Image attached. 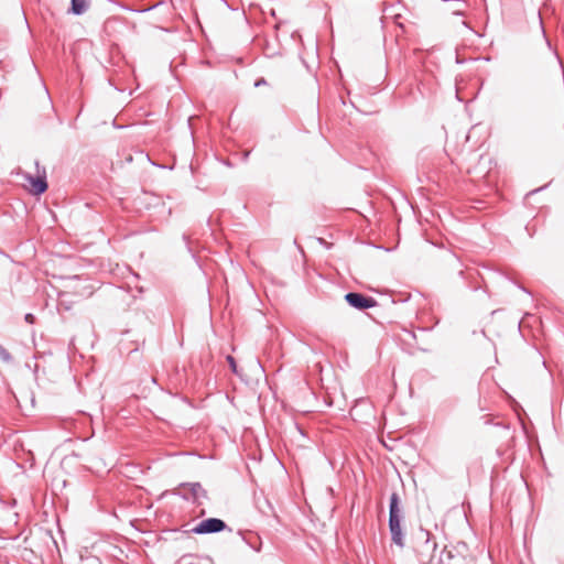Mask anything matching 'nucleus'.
<instances>
[{
    "label": "nucleus",
    "instance_id": "2",
    "mask_svg": "<svg viewBox=\"0 0 564 564\" xmlns=\"http://www.w3.org/2000/svg\"><path fill=\"white\" fill-rule=\"evenodd\" d=\"M175 494L194 503H200V499L207 495L199 482L181 484Z\"/></svg>",
    "mask_w": 564,
    "mask_h": 564
},
{
    "label": "nucleus",
    "instance_id": "12",
    "mask_svg": "<svg viewBox=\"0 0 564 564\" xmlns=\"http://www.w3.org/2000/svg\"><path fill=\"white\" fill-rule=\"evenodd\" d=\"M261 85H265V79H264V78H260V79H258V80L254 83V86H256V87H259V86H261Z\"/></svg>",
    "mask_w": 564,
    "mask_h": 564
},
{
    "label": "nucleus",
    "instance_id": "11",
    "mask_svg": "<svg viewBox=\"0 0 564 564\" xmlns=\"http://www.w3.org/2000/svg\"><path fill=\"white\" fill-rule=\"evenodd\" d=\"M25 321L30 324L34 323V316L32 314H26L25 315Z\"/></svg>",
    "mask_w": 564,
    "mask_h": 564
},
{
    "label": "nucleus",
    "instance_id": "4",
    "mask_svg": "<svg viewBox=\"0 0 564 564\" xmlns=\"http://www.w3.org/2000/svg\"><path fill=\"white\" fill-rule=\"evenodd\" d=\"M226 528L227 524L221 519L209 518L200 521L196 527L192 529V532L196 534H209L221 532Z\"/></svg>",
    "mask_w": 564,
    "mask_h": 564
},
{
    "label": "nucleus",
    "instance_id": "7",
    "mask_svg": "<svg viewBox=\"0 0 564 564\" xmlns=\"http://www.w3.org/2000/svg\"><path fill=\"white\" fill-rule=\"evenodd\" d=\"M180 564H214L208 556L184 555L180 558Z\"/></svg>",
    "mask_w": 564,
    "mask_h": 564
},
{
    "label": "nucleus",
    "instance_id": "10",
    "mask_svg": "<svg viewBox=\"0 0 564 564\" xmlns=\"http://www.w3.org/2000/svg\"><path fill=\"white\" fill-rule=\"evenodd\" d=\"M227 361H228V364H229V366H230L231 370H232L235 373H237L238 371H237V364H236L235 358H234L232 356H227Z\"/></svg>",
    "mask_w": 564,
    "mask_h": 564
},
{
    "label": "nucleus",
    "instance_id": "9",
    "mask_svg": "<svg viewBox=\"0 0 564 564\" xmlns=\"http://www.w3.org/2000/svg\"><path fill=\"white\" fill-rule=\"evenodd\" d=\"M0 360L4 364H11L13 358L11 354L0 344Z\"/></svg>",
    "mask_w": 564,
    "mask_h": 564
},
{
    "label": "nucleus",
    "instance_id": "13",
    "mask_svg": "<svg viewBox=\"0 0 564 564\" xmlns=\"http://www.w3.org/2000/svg\"><path fill=\"white\" fill-rule=\"evenodd\" d=\"M541 189H543V187H540V188L533 189V191H531L528 195H533V194H535V193L540 192Z\"/></svg>",
    "mask_w": 564,
    "mask_h": 564
},
{
    "label": "nucleus",
    "instance_id": "6",
    "mask_svg": "<svg viewBox=\"0 0 564 564\" xmlns=\"http://www.w3.org/2000/svg\"><path fill=\"white\" fill-rule=\"evenodd\" d=\"M26 180L32 185L31 192L35 195L43 194L47 189V182L45 175H37L36 177L28 175Z\"/></svg>",
    "mask_w": 564,
    "mask_h": 564
},
{
    "label": "nucleus",
    "instance_id": "1",
    "mask_svg": "<svg viewBox=\"0 0 564 564\" xmlns=\"http://www.w3.org/2000/svg\"><path fill=\"white\" fill-rule=\"evenodd\" d=\"M402 511L400 508V499L397 492H393L390 497L389 506V530L391 533V540L394 544L400 547L404 546V534L401 528Z\"/></svg>",
    "mask_w": 564,
    "mask_h": 564
},
{
    "label": "nucleus",
    "instance_id": "3",
    "mask_svg": "<svg viewBox=\"0 0 564 564\" xmlns=\"http://www.w3.org/2000/svg\"><path fill=\"white\" fill-rule=\"evenodd\" d=\"M426 541H425V547L432 549L433 552L430 557V564H452L453 554L451 550H447L446 547H443L441 551H437V545L435 542H431L430 540V533L425 532Z\"/></svg>",
    "mask_w": 564,
    "mask_h": 564
},
{
    "label": "nucleus",
    "instance_id": "8",
    "mask_svg": "<svg viewBox=\"0 0 564 564\" xmlns=\"http://www.w3.org/2000/svg\"><path fill=\"white\" fill-rule=\"evenodd\" d=\"M70 12L76 15L85 13L89 8L88 0H72Z\"/></svg>",
    "mask_w": 564,
    "mask_h": 564
},
{
    "label": "nucleus",
    "instance_id": "5",
    "mask_svg": "<svg viewBox=\"0 0 564 564\" xmlns=\"http://www.w3.org/2000/svg\"><path fill=\"white\" fill-rule=\"evenodd\" d=\"M345 300L351 307L360 311L371 308L377 305V301L373 297L366 296L357 292L347 293L345 295Z\"/></svg>",
    "mask_w": 564,
    "mask_h": 564
}]
</instances>
